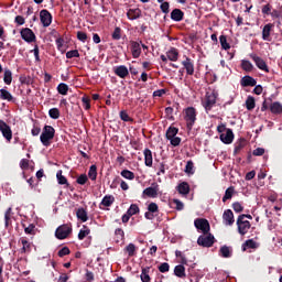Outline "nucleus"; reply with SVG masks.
<instances>
[{
  "label": "nucleus",
  "mask_w": 282,
  "mask_h": 282,
  "mask_svg": "<svg viewBox=\"0 0 282 282\" xmlns=\"http://www.w3.org/2000/svg\"><path fill=\"white\" fill-rule=\"evenodd\" d=\"M234 140H235V133H232L231 129H227L226 132L220 134V141L224 144H232Z\"/></svg>",
  "instance_id": "20"
},
{
  "label": "nucleus",
  "mask_w": 282,
  "mask_h": 282,
  "mask_svg": "<svg viewBox=\"0 0 282 282\" xmlns=\"http://www.w3.org/2000/svg\"><path fill=\"white\" fill-rule=\"evenodd\" d=\"M77 219H80L83 224L89 219V216L87 215V210L85 208H78L76 212Z\"/></svg>",
  "instance_id": "31"
},
{
  "label": "nucleus",
  "mask_w": 282,
  "mask_h": 282,
  "mask_svg": "<svg viewBox=\"0 0 282 282\" xmlns=\"http://www.w3.org/2000/svg\"><path fill=\"white\" fill-rule=\"evenodd\" d=\"M88 177L93 182H96V178L98 177V167L96 165H91L88 171Z\"/></svg>",
  "instance_id": "39"
},
{
  "label": "nucleus",
  "mask_w": 282,
  "mask_h": 282,
  "mask_svg": "<svg viewBox=\"0 0 282 282\" xmlns=\"http://www.w3.org/2000/svg\"><path fill=\"white\" fill-rule=\"evenodd\" d=\"M57 91L58 94H61V96H67V91H69V86H67V84L65 83H61L57 86Z\"/></svg>",
  "instance_id": "45"
},
{
  "label": "nucleus",
  "mask_w": 282,
  "mask_h": 282,
  "mask_svg": "<svg viewBox=\"0 0 282 282\" xmlns=\"http://www.w3.org/2000/svg\"><path fill=\"white\" fill-rule=\"evenodd\" d=\"M142 42H137V41H131V54L133 58H140V55L142 54V47H141Z\"/></svg>",
  "instance_id": "17"
},
{
  "label": "nucleus",
  "mask_w": 282,
  "mask_h": 282,
  "mask_svg": "<svg viewBox=\"0 0 282 282\" xmlns=\"http://www.w3.org/2000/svg\"><path fill=\"white\" fill-rule=\"evenodd\" d=\"M31 134L33 137L40 135L41 134V127H39L37 124H34L32 130H31Z\"/></svg>",
  "instance_id": "64"
},
{
  "label": "nucleus",
  "mask_w": 282,
  "mask_h": 282,
  "mask_svg": "<svg viewBox=\"0 0 282 282\" xmlns=\"http://www.w3.org/2000/svg\"><path fill=\"white\" fill-rule=\"evenodd\" d=\"M72 235V225L70 224H64L61 225L56 231H55V237L56 239H67Z\"/></svg>",
  "instance_id": "8"
},
{
  "label": "nucleus",
  "mask_w": 282,
  "mask_h": 282,
  "mask_svg": "<svg viewBox=\"0 0 282 282\" xmlns=\"http://www.w3.org/2000/svg\"><path fill=\"white\" fill-rule=\"evenodd\" d=\"M238 232L243 237L248 235L252 225L246 219V216H238L237 218Z\"/></svg>",
  "instance_id": "4"
},
{
  "label": "nucleus",
  "mask_w": 282,
  "mask_h": 282,
  "mask_svg": "<svg viewBox=\"0 0 282 282\" xmlns=\"http://www.w3.org/2000/svg\"><path fill=\"white\" fill-rule=\"evenodd\" d=\"M127 213L130 215V217H133V215H138V213H140V207H138L137 204H132L128 208Z\"/></svg>",
  "instance_id": "49"
},
{
  "label": "nucleus",
  "mask_w": 282,
  "mask_h": 282,
  "mask_svg": "<svg viewBox=\"0 0 282 282\" xmlns=\"http://www.w3.org/2000/svg\"><path fill=\"white\" fill-rule=\"evenodd\" d=\"M0 98L1 100H8V102H12L13 100L12 94H10V91L3 88L0 89Z\"/></svg>",
  "instance_id": "38"
},
{
  "label": "nucleus",
  "mask_w": 282,
  "mask_h": 282,
  "mask_svg": "<svg viewBox=\"0 0 282 282\" xmlns=\"http://www.w3.org/2000/svg\"><path fill=\"white\" fill-rule=\"evenodd\" d=\"M40 21L43 28H50L52 25V13H50V11L46 9H43L40 12Z\"/></svg>",
  "instance_id": "14"
},
{
  "label": "nucleus",
  "mask_w": 282,
  "mask_h": 282,
  "mask_svg": "<svg viewBox=\"0 0 282 282\" xmlns=\"http://www.w3.org/2000/svg\"><path fill=\"white\" fill-rule=\"evenodd\" d=\"M169 270H171V265H169L167 262H163L159 265V272H169Z\"/></svg>",
  "instance_id": "60"
},
{
  "label": "nucleus",
  "mask_w": 282,
  "mask_h": 282,
  "mask_svg": "<svg viewBox=\"0 0 282 282\" xmlns=\"http://www.w3.org/2000/svg\"><path fill=\"white\" fill-rule=\"evenodd\" d=\"M142 15V11L140 9H129L127 12V17L130 21H135V19H140Z\"/></svg>",
  "instance_id": "26"
},
{
  "label": "nucleus",
  "mask_w": 282,
  "mask_h": 282,
  "mask_svg": "<svg viewBox=\"0 0 282 282\" xmlns=\"http://www.w3.org/2000/svg\"><path fill=\"white\" fill-rule=\"evenodd\" d=\"M182 65L183 69L186 70L187 76H193V74H195V62L191 57L184 56Z\"/></svg>",
  "instance_id": "11"
},
{
  "label": "nucleus",
  "mask_w": 282,
  "mask_h": 282,
  "mask_svg": "<svg viewBox=\"0 0 282 282\" xmlns=\"http://www.w3.org/2000/svg\"><path fill=\"white\" fill-rule=\"evenodd\" d=\"M269 109H270L271 113H273L274 116H281L282 104L279 101H274L269 106Z\"/></svg>",
  "instance_id": "24"
},
{
  "label": "nucleus",
  "mask_w": 282,
  "mask_h": 282,
  "mask_svg": "<svg viewBox=\"0 0 282 282\" xmlns=\"http://www.w3.org/2000/svg\"><path fill=\"white\" fill-rule=\"evenodd\" d=\"M87 174H80L77 177V184H79L80 186H85V184H87Z\"/></svg>",
  "instance_id": "57"
},
{
  "label": "nucleus",
  "mask_w": 282,
  "mask_h": 282,
  "mask_svg": "<svg viewBox=\"0 0 282 282\" xmlns=\"http://www.w3.org/2000/svg\"><path fill=\"white\" fill-rule=\"evenodd\" d=\"M174 274L178 279H186V268H184V264H178L174 268Z\"/></svg>",
  "instance_id": "28"
},
{
  "label": "nucleus",
  "mask_w": 282,
  "mask_h": 282,
  "mask_svg": "<svg viewBox=\"0 0 282 282\" xmlns=\"http://www.w3.org/2000/svg\"><path fill=\"white\" fill-rule=\"evenodd\" d=\"M0 132L7 142H12V128L6 123V121L0 119Z\"/></svg>",
  "instance_id": "13"
},
{
  "label": "nucleus",
  "mask_w": 282,
  "mask_h": 282,
  "mask_svg": "<svg viewBox=\"0 0 282 282\" xmlns=\"http://www.w3.org/2000/svg\"><path fill=\"white\" fill-rule=\"evenodd\" d=\"M219 254L224 259H229V257H232V250L228 246H223L219 250Z\"/></svg>",
  "instance_id": "33"
},
{
  "label": "nucleus",
  "mask_w": 282,
  "mask_h": 282,
  "mask_svg": "<svg viewBox=\"0 0 282 282\" xmlns=\"http://www.w3.org/2000/svg\"><path fill=\"white\" fill-rule=\"evenodd\" d=\"M113 202H116V197H113V195H106L101 199L99 204V208L101 210H105V208H109L110 206H113Z\"/></svg>",
  "instance_id": "19"
},
{
  "label": "nucleus",
  "mask_w": 282,
  "mask_h": 282,
  "mask_svg": "<svg viewBox=\"0 0 282 282\" xmlns=\"http://www.w3.org/2000/svg\"><path fill=\"white\" fill-rule=\"evenodd\" d=\"M175 257H176V259H178V262L182 265H188V259H186V256L184 254V252H182L180 250H176L175 251Z\"/></svg>",
  "instance_id": "37"
},
{
  "label": "nucleus",
  "mask_w": 282,
  "mask_h": 282,
  "mask_svg": "<svg viewBox=\"0 0 282 282\" xmlns=\"http://www.w3.org/2000/svg\"><path fill=\"white\" fill-rule=\"evenodd\" d=\"M198 246H202L203 248H213V245L215 243V236L210 234H203L197 239Z\"/></svg>",
  "instance_id": "6"
},
{
  "label": "nucleus",
  "mask_w": 282,
  "mask_h": 282,
  "mask_svg": "<svg viewBox=\"0 0 282 282\" xmlns=\"http://www.w3.org/2000/svg\"><path fill=\"white\" fill-rule=\"evenodd\" d=\"M137 250H138V247H135V245H133V243H129L124 248V252H127L128 257H135Z\"/></svg>",
  "instance_id": "40"
},
{
  "label": "nucleus",
  "mask_w": 282,
  "mask_h": 282,
  "mask_svg": "<svg viewBox=\"0 0 282 282\" xmlns=\"http://www.w3.org/2000/svg\"><path fill=\"white\" fill-rule=\"evenodd\" d=\"M167 140H170L172 147H180V144L182 143V138L180 137H173Z\"/></svg>",
  "instance_id": "56"
},
{
  "label": "nucleus",
  "mask_w": 282,
  "mask_h": 282,
  "mask_svg": "<svg viewBox=\"0 0 282 282\" xmlns=\"http://www.w3.org/2000/svg\"><path fill=\"white\" fill-rule=\"evenodd\" d=\"M56 177H57V182L58 184H67V178L65 176H63V171L58 170L56 173Z\"/></svg>",
  "instance_id": "52"
},
{
  "label": "nucleus",
  "mask_w": 282,
  "mask_h": 282,
  "mask_svg": "<svg viewBox=\"0 0 282 282\" xmlns=\"http://www.w3.org/2000/svg\"><path fill=\"white\" fill-rule=\"evenodd\" d=\"M31 54H34L35 61H36L37 63L41 62V56L39 55V54H40V50H39L37 44H35V45H34V48L31 50Z\"/></svg>",
  "instance_id": "59"
},
{
  "label": "nucleus",
  "mask_w": 282,
  "mask_h": 282,
  "mask_svg": "<svg viewBox=\"0 0 282 282\" xmlns=\"http://www.w3.org/2000/svg\"><path fill=\"white\" fill-rule=\"evenodd\" d=\"M145 166H153V152L150 149L143 151Z\"/></svg>",
  "instance_id": "27"
},
{
  "label": "nucleus",
  "mask_w": 282,
  "mask_h": 282,
  "mask_svg": "<svg viewBox=\"0 0 282 282\" xmlns=\"http://www.w3.org/2000/svg\"><path fill=\"white\" fill-rule=\"evenodd\" d=\"M223 221L225 226H232L235 224V214L232 209H226L223 214Z\"/></svg>",
  "instance_id": "18"
},
{
  "label": "nucleus",
  "mask_w": 282,
  "mask_h": 282,
  "mask_svg": "<svg viewBox=\"0 0 282 282\" xmlns=\"http://www.w3.org/2000/svg\"><path fill=\"white\" fill-rule=\"evenodd\" d=\"M3 82L4 85H12V70L4 69Z\"/></svg>",
  "instance_id": "44"
},
{
  "label": "nucleus",
  "mask_w": 282,
  "mask_h": 282,
  "mask_svg": "<svg viewBox=\"0 0 282 282\" xmlns=\"http://www.w3.org/2000/svg\"><path fill=\"white\" fill-rule=\"evenodd\" d=\"M54 135H56V130L54 127L44 126L40 135V142L43 144V147H50L52 144V140H54Z\"/></svg>",
  "instance_id": "1"
},
{
  "label": "nucleus",
  "mask_w": 282,
  "mask_h": 282,
  "mask_svg": "<svg viewBox=\"0 0 282 282\" xmlns=\"http://www.w3.org/2000/svg\"><path fill=\"white\" fill-rule=\"evenodd\" d=\"M77 39L78 41H80L82 43H87V33L83 32V31H78L77 32Z\"/></svg>",
  "instance_id": "58"
},
{
  "label": "nucleus",
  "mask_w": 282,
  "mask_h": 282,
  "mask_svg": "<svg viewBox=\"0 0 282 282\" xmlns=\"http://www.w3.org/2000/svg\"><path fill=\"white\" fill-rule=\"evenodd\" d=\"M272 30H274V24L268 23L262 29V41H272Z\"/></svg>",
  "instance_id": "16"
},
{
  "label": "nucleus",
  "mask_w": 282,
  "mask_h": 282,
  "mask_svg": "<svg viewBox=\"0 0 282 282\" xmlns=\"http://www.w3.org/2000/svg\"><path fill=\"white\" fill-rule=\"evenodd\" d=\"M158 195H160V185L158 183H152L150 187L142 192V197H150L151 199H155Z\"/></svg>",
  "instance_id": "9"
},
{
  "label": "nucleus",
  "mask_w": 282,
  "mask_h": 282,
  "mask_svg": "<svg viewBox=\"0 0 282 282\" xmlns=\"http://www.w3.org/2000/svg\"><path fill=\"white\" fill-rule=\"evenodd\" d=\"M149 213H159L160 207L155 203H150L148 206Z\"/></svg>",
  "instance_id": "62"
},
{
  "label": "nucleus",
  "mask_w": 282,
  "mask_h": 282,
  "mask_svg": "<svg viewBox=\"0 0 282 282\" xmlns=\"http://www.w3.org/2000/svg\"><path fill=\"white\" fill-rule=\"evenodd\" d=\"M176 189L178 191L180 195L186 196L191 193V185L187 182H182L177 185Z\"/></svg>",
  "instance_id": "25"
},
{
  "label": "nucleus",
  "mask_w": 282,
  "mask_h": 282,
  "mask_svg": "<svg viewBox=\"0 0 282 282\" xmlns=\"http://www.w3.org/2000/svg\"><path fill=\"white\" fill-rule=\"evenodd\" d=\"M217 105V94L216 93H206L205 98L202 99V106L204 107L205 111H212L213 107Z\"/></svg>",
  "instance_id": "3"
},
{
  "label": "nucleus",
  "mask_w": 282,
  "mask_h": 282,
  "mask_svg": "<svg viewBox=\"0 0 282 282\" xmlns=\"http://www.w3.org/2000/svg\"><path fill=\"white\" fill-rule=\"evenodd\" d=\"M116 243H120V241H124V230L118 228L115 230Z\"/></svg>",
  "instance_id": "42"
},
{
  "label": "nucleus",
  "mask_w": 282,
  "mask_h": 282,
  "mask_svg": "<svg viewBox=\"0 0 282 282\" xmlns=\"http://www.w3.org/2000/svg\"><path fill=\"white\" fill-rule=\"evenodd\" d=\"M219 41L223 50H230V43H228V37H226V35H220Z\"/></svg>",
  "instance_id": "46"
},
{
  "label": "nucleus",
  "mask_w": 282,
  "mask_h": 282,
  "mask_svg": "<svg viewBox=\"0 0 282 282\" xmlns=\"http://www.w3.org/2000/svg\"><path fill=\"white\" fill-rule=\"evenodd\" d=\"M149 272H151V268L147 267L142 269L140 275L142 282H151V275H149Z\"/></svg>",
  "instance_id": "34"
},
{
  "label": "nucleus",
  "mask_w": 282,
  "mask_h": 282,
  "mask_svg": "<svg viewBox=\"0 0 282 282\" xmlns=\"http://www.w3.org/2000/svg\"><path fill=\"white\" fill-rule=\"evenodd\" d=\"M248 248L251 250H257V248H259V243L252 239H249L242 245V251L246 252Z\"/></svg>",
  "instance_id": "29"
},
{
  "label": "nucleus",
  "mask_w": 282,
  "mask_h": 282,
  "mask_svg": "<svg viewBox=\"0 0 282 282\" xmlns=\"http://www.w3.org/2000/svg\"><path fill=\"white\" fill-rule=\"evenodd\" d=\"M113 72L119 78H127L129 76V68H127L124 65L115 67Z\"/></svg>",
  "instance_id": "22"
},
{
  "label": "nucleus",
  "mask_w": 282,
  "mask_h": 282,
  "mask_svg": "<svg viewBox=\"0 0 282 282\" xmlns=\"http://www.w3.org/2000/svg\"><path fill=\"white\" fill-rule=\"evenodd\" d=\"M195 228L203 232V235H208L210 232V223L206 218H196L194 220Z\"/></svg>",
  "instance_id": "5"
},
{
  "label": "nucleus",
  "mask_w": 282,
  "mask_h": 282,
  "mask_svg": "<svg viewBox=\"0 0 282 282\" xmlns=\"http://www.w3.org/2000/svg\"><path fill=\"white\" fill-rule=\"evenodd\" d=\"M48 116L53 120H58V118H61V110H58V108H52L48 110Z\"/></svg>",
  "instance_id": "47"
},
{
  "label": "nucleus",
  "mask_w": 282,
  "mask_h": 282,
  "mask_svg": "<svg viewBox=\"0 0 282 282\" xmlns=\"http://www.w3.org/2000/svg\"><path fill=\"white\" fill-rule=\"evenodd\" d=\"M234 195H235V187H232V186L228 187L223 197V202L226 203V202H228V199H232Z\"/></svg>",
  "instance_id": "41"
},
{
  "label": "nucleus",
  "mask_w": 282,
  "mask_h": 282,
  "mask_svg": "<svg viewBox=\"0 0 282 282\" xmlns=\"http://www.w3.org/2000/svg\"><path fill=\"white\" fill-rule=\"evenodd\" d=\"M262 14H265L267 17H270L272 12V4L268 3L262 7Z\"/></svg>",
  "instance_id": "55"
},
{
  "label": "nucleus",
  "mask_w": 282,
  "mask_h": 282,
  "mask_svg": "<svg viewBox=\"0 0 282 282\" xmlns=\"http://www.w3.org/2000/svg\"><path fill=\"white\" fill-rule=\"evenodd\" d=\"M185 173L187 175H195V163H193V161H187L185 166Z\"/></svg>",
  "instance_id": "43"
},
{
  "label": "nucleus",
  "mask_w": 282,
  "mask_h": 282,
  "mask_svg": "<svg viewBox=\"0 0 282 282\" xmlns=\"http://www.w3.org/2000/svg\"><path fill=\"white\" fill-rule=\"evenodd\" d=\"M245 105H246V109L248 111H252V109H254V107H257V101H256L254 97L248 96Z\"/></svg>",
  "instance_id": "32"
},
{
  "label": "nucleus",
  "mask_w": 282,
  "mask_h": 282,
  "mask_svg": "<svg viewBox=\"0 0 282 282\" xmlns=\"http://www.w3.org/2000/svg\"><path fill=\"white\" fill-rule=\"evenodd\" d=\"M183 113L186 127L191 131L195 127V122H197V109L195 107H187L183 110Z\"/></svg>",
  "instance_id": "2"
},
{
  "label": "nucleus",
  "mask_w": 282,
  "mask_h": 282,
  "mask_svg": "<svg viewBox=\"0 0 282 282\" xmlns=\"http://www.w3.org/2000/svg\"><path fill=\"white\" fill-rule=\"evenodd\" d=\"M178 129L175 127H170L166 131V139L175 138L178 133Z\"/></svg>",
  "instance_id": "48"
},
{
  "label": "nucleus",
  "mask_w": 282,
  "mask_h": 282,
  "mask_svg": "<svg viewBox=\"0 0 282 282\" xmlns=\"http://www.w3.org/2000/svg\"><path fill=\"white\" fill-rule=\"evenodd\" d=\"M160 58L163 63H169V61H171L172 63H177L180 58V51L175 47H171L166 52V55H161Z\"/></svg>",
  "instance_id": "7"
},
{
  "label": "nucleus",
  "mask_w": 282,
  "mask_h": 282,
  "mask_svg": "<svg viewBox=\"0 0 282 282\" xmlns=\"http://www.w3.org/2000/svg\"><path fill=\"white\" fill-rule=\"evenodd\" d=\"M232 208L235 213H243V206L239 202L234 203Z\"/></svg>",
  "instance_id": "63"
},
{
  "label": "nucleus",
  "mask_w": 282,
  "mask_h": 282,
  "mask_svg": "<svg viewBox=\"0 0 282 282\" xmlns=\"http://www.w3.org/2000/svg\"><path fill=\"white\" fill-rule=\"evenodd\" d=\"M161 3L160 8H161V12H163V14H169L170 12V8H171V4L169 2H159Z\"/></svg>",
  "instance_id": "53"
},
{
  "label": "nucleus",
  "mask_w": 282,
  "mask_h": 282,
  "mask_svg": "<svg viewBox=\"0 0 282 282\" xmlns=\"http://www.w3.org/2000/svg\"><path fill=\"white\" fill-rule=\"evenodd\" d=\"M21 39L25 41V43H34L36 41V34L30 28L22 29L20 31Z\"/></svg>",
  "instance_id": "12"
},
{
  "label": "nucleus",
  "mask_w": 282,
  "mask_h": 282,
  "mask_svg": "<svg viewBox=\"0 0 282 282\" xmlns=\"http://www.w3.org/2000/svg\"><path fill=\"white\" fill-rule=\"evenodd\" d=\"M121 177H123V180H129L130 182L135 180V173H133L130 170H122L120 172Z\"/></svg>",
  "instance_id": "36"
},
{
  "label": "nucleus",
  "mask_w": 282,
  "mask_h": 282,
  "mask_svg": "<svg viewBox=\"0 0 282 282\" xmlns=\"http://www.w3.org/2000/svg\"><path fill=\"white\" fill-rule=\"evenodd\" d=\"M18 243H21L22 248L20 249L21 254H28L32 252V243L28 241V238L21 237L18 241Z\"/></svg>",
  "instance_id": "15"
},
{
  "label": "nucleus",
  "mask_w": 282,
  "mask_h": 282,
  "mask_svg": "<svg viewBox=\"0 0 282 282\" xmlns=\"http://www.w3.org/2000/svg\"><path fill=\"white\" fill-rule=\"evenodd\" d=\"M173 204L175 205L176 210H184V203H182V200L174 198Z\"/></svg>",
  "instance_id": "61"
},
{
  "label": "nucleus",
  "mask_w": 282,
  "mask_h": 282,
  "mask_svg": "<svg viewBox=\"0 0 282 282\" xmlns=\"http://www.w3.org/2000/svg\"><path fill=\"white\" fill-rule=\"evenodd\" d=\"M241 87H257V79L250 75H246L240 80Z\"/></svg>",
  "instance_id": "21"
},
{
  "label": "nucleus",
  "mask_w": 282,
  "mask_h": 282,
  "mask_svg": "<svg viewBox=\"0 0 282 282\" xmlns=\"http://www.w3.org/2000/svg\"><path fill=\"white\" fill-rule=\"evenodd\" d=\"M80 53H78V50L68 51L66 53V58H79Z\"/></svg>",
  "instance_id": "54"
},
{
  "label": "nucleus",
  "mask_w": 282,
  "mask_h": 282,
  "mask_svg": "<svg viewBox=\"0 0 282 282\" xmlns=\"http://www.w3.org/2000/svg\"><path fill=\"white\" fill-rule=\"evenodd\" d=\"M90 234H91V229H89V227L84 225L83 228L78 232L79 241H83V239H85V237H89Z\"/></svg>",
  "instance_id": "35"
},
{
  "label": "nucleus",
  "mask_w": 282,
  "mask_h": 282,
  "mask_svg": "<svg viewBox=\"0 0 282 282\" xmlns=\"http://www.w3.org/2000/svg\"><path fill=\"white\" fill-rule=\"evenodd\" d=\"M250 58L253 61L258 69L265 72V74H270V67H268V63H265L262 57L257 54H250Z\"/></svg>",
  "instance_id": "10"
},
{
  "label": "nucleus",
  "mask_w": 282,
  "mask_h": 282,
  "mask_svg": "<svg viewBox=\"0 0 282 282\" xmlns=\"http://www.w3.org/2000/svg\"><path fill=\"white\" fill-rule=\"evenodd\" d=\"M171 19H172V21H175L176 23H180V21H184V11H182L181 9L172 10Z\"/></svg>",
  "instance_id": "23"
},
{
  "label": "nucleus",
  "mask_w": 282,
  "mask_h": 282,
  "mask_svg": "<svg viewBox=\"0 0 282 282\" xmlns=\"http://www.w3.org/2000/svg\"><path fill=\"white\" fill-rule=\"evenodd\" d=\"M240 67L243 72H247V74H250V72L254 69V65L248 59H241Z\"/></svg>",
  "instance_id": "30"
},
{
  "label": "nucleus",
  "mask_w": 282,
  "mask_h": 282,
  "mask_svg": "<svg viewBox=\"0 0 282 282\" xmlns=\"http://www.w3.org/2000/svg\"><path fill=\"white\" fill-rule=\"evenodd\" d=\"M112 39L113 41H120V39H122V29L116 26L115 31L112 32Z\"/></svg>",
  "instance_id": "51"
},
{
  "label": "nucleus",
  "mask_w": 282,
  "mask_h": 282,
  "mask_svg": "<svg viewBox=\"0 0 282 282\" xmlns=\"http://www.w3.org/2000/svg\"><path fill=\"white\" fill-rule=\"evenodd\" d=\"M83 107L86 109V111H89L91 109V99L87 96H84L82 98Z\"/></svg>",
  "instance_id": "50"
}]
</instances>
